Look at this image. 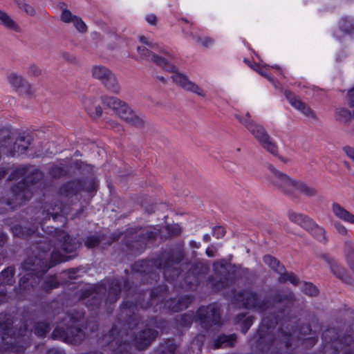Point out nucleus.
Wrapping results in <instances>:
<instances>
[{
    "label": "nucleus",
    "mask_w": 354,
    "mask_h": 354,
    "mask_svg": "<svg viewBox=\"0 0 354 354\" xmlns=\"http://www.w3.org/2000/svg\"><path fill=\"white\" fill-rule=\"evenodd\" d=\"M137 50L140 58L150 59L165 70L171 73V78L173 82L183 89L198 96L205 97L206 95L205 91L199 85L191 81L185 74L180 73L170 60L151 53L144 46H138Z\"/></svg>",
    "instance_id": "1"
},
{
    "label": "nucleus",
    "mask_w": 354,
    "mask_h": 354,
    "mask_svg": "<svg viewBox=\"0 0 354 354\" xmlns=\"http://www.w3.org/2000/svg\"><path fill=\"white\" fill-rule=\"evenodd\" d=\"M268 170L269 183L281 192L289 195L304 194L310 196L314 194L315 190L313 188L300 180L291 178L277 169L274 166L269 165Z\"/></svg>",
    "instance_id": "2"
},
{
    "label": "nucleus",
    "mask_w": 354,
    "mask_h": 354,
    "mask_svg": "<svg viewBox=\"0 0 354 354\" xmlns=\"http://www.w3.org/2000/svg\"><path fill=\"white\" fill-rule=\"evenodd\" d=\"M236 117L259 140L264 149L271 153L275 154L277 153V148L276 145L270 138L265 129L261 126L255 124L250 119V115L248 113L245 115V118H243L238 114L236 115Z\"/></svg>",
    "instance_id": "3"
},
{
    "label": "nucleus",
    "mask_w": 354,
    "mask_h": 354,
    "mask_svg": "<svg viewBox=\"0 0 354 354\" xmlns=\"http://www.w3.org/2000/svg\"><path fill=\"white\" fill-rule=\"evenodd\" d=\"M102 102L113 109L116 114L122 120L133 125H140L142 124V119L133 112L126 103L117 97L105 96L102 98Z\"/></svg>",
    "instance_id": "4"
},
{
    "label": "nucleus",
    "mask_w": 354,
    "mask_h": 354,
    "mask_svg": "<svg viewBox=\"0 0 354 354\" xmlns=\"http://www.w3.org/2000/svg\"><path fill=\"white\" fill-rule=\"evenodd\" d=\"M93 78L101 81L112 92L118 93L120 87L115 75L106 67L95 65L91 68Z\"/></svg>",
    "instance_id": "5"
},
{
    "label": "nucleus",
    "mask_w": 354,
    "mask_h": 354,
    "mask_svg": "<svg viewBox=\"0 0 354 354\" xmlns=\"http://www.w3.org/2000/svg\"><path fill=\"white\" fill-rule=\"evenodd\" d=\"M10 85L17 91L23 93H28L30 88V84L21 75L12 73L7 77Z\"/></svg>",
    "instance_id": "6"
},
{
    "label": "nucleus",
    "mask_w": 354,
    "mask_h": 354,
    "mask_svg": "<svg viewBox=\"0 0 354 354\" xmlns=\"http://www.w3.org/2000/svg\"><path fill=\"white\" fill-rule=\"evenodd\" d=\"M248 64L255 71L266 77L270 81H272L270 77L272 75L281 73L280 68L278 66H268L262 61H260L259 63H254V64L248 62Z\"/></svg>",
    "instance_id": "7"
},
{
    "label": "nucleus",
    "mask_w": 354,
    "mask_h": 354,
    "mask_svg": "<svg viewBox=\"0 0 354 354\" xmlns=\"http://www.w3.org/2000/svg\"><path fill=\"white\" fill-rule=\"evenodd\" d=\"M96 98L91 95L84 97L82 100L84 108L93 116H99L102 112V108L96 104Z\"/></svg>",
    "instance_id": "8"
},
{
    "label": "nucleus",
    "mask_w": 354,
    "mask_h": 354,
    "mask_svg": "<svg viewBox=\"0 0 354 354\" xmlns=\"http://www.w3.org/2000/svg\"><path fill=\"white\" fill-rule=\"evenodd\" d=\"M286 97L288 100L290 104L296 109L299 111L301 113L308 116L313 115V113L310 108L306 104L302 102L295 95H294L292 93H288L286 95Z\"/></svg>",
    "instance_id": "9"
},
{
    "label": "nucleus",
    "mask_w": 354,
    "mask_h": 354,
    "mask_svg": "<svg viewBox=\"0 0 354 354\" xmlns=\"http://www.w3.org/2000/svg\"><path fill=\"white\" fill-rule=\"evenodd\" d=\"M186 36L187 38L192 39L197 44L204 47H210L214 43V41L212 38L206 35H200L194 31L187 32Z\"/></svg>",
    "instance_id": "10"
},
{
    "label": "nucleus",
    "mask_w": 354,
    "mask_h": 354,
    "mask_svg": "<svg viewBox=\"0 0 354 354\" xmlns=\"http://www.w3.org/2000/svg\"><path fill=\"white\" fill-rule=\"evenodd\" d=\"M288 218L290 221L301 225L305 229L308 227L309 225H313V220L311 218L299 213L290 212L288 213Z\"/></svg>",
    "instance_id": "11"
},
{
    "label": "nucleus",
    "mask_w": 354,
    "mask_h": 354,
    "mask_svg": "<svg viewBox=\"0 0 354 354\" xmlns=\"http://www.w3.org/2000/svg\"><path fill=\"white\" fill-rule=\"evenodd\" d=\"M333 214L339 218L354 224V215L348 212L338 204H333L332 207Z\"/></svg>",
    "instance_id": "12"
},
{
    "label": "nucleus",
    "mask_w": 354,
    "mask_h": 354,
    "mask_svg": "<svg viewBox=\"0 0 354 354\" xmlns=\"http://www.w3.org/2000/svg\"><path fill=\"white\" fill-rule=\"evenodd\" d=\"M0 24L5 27L18 30L19 26L18 25L10 18V16L4 11L0 10Z\"/></svg>",
    "instance_id": "13"
},
{
    "label": "nucleus",
    "mask_w": 354,
    "mask_h": 354,
    "mask_svg": "<svg viewBox=\"0 0 354 354\" xmlns=\"http://www.w3.org/2000/svg\"><path fill=\"white\" fill-rule=\"evenodd\" d=\"M307 230L310 231V232L319 241L325 240V231L324 230L318 226L315 222L313 221V225L306 227Z\"/></svg>",
    "instance_id": "14"
},
{
    "label": "nucleus",
    "mask_w": 354,
    "mask_h": 354,
    "mask_svg": "<svg viewBox=\"0 0 354 354\" xmlns=\"http://www.w3.org/2000/svg\"><path fill=\"white\" fill-rule=\"evenodd\" d=\"M263 261L272 269L275 270L277 272H281L283 270V268H281L279 261L271 256H265Z\"/></svg>",
    "instance_id": "15"
},
{
    "label": "nucleus",
    "mask_w": 354,
    "mask_h": 354,
    "mask_svg": "<svg viewBox=\"0 0 354 354\" xmlns=\"http://www.w3.org/2000/svg\"><path fill=\"white\" fill-rule=\"evenodd\" d=\"M301 285H302V287H301L302 290L305 294L310 295V296L315 295L317 294L318 290H317V288L315 286H313L312 283L303 282Z\"/></svg>",
    "instance_id": "16"
},
{
    "label": "nucleus",
    "mask_w": 354,
    "mask_h": 354,
    "mask_svg": "<svg viewBox=\"0 0 354 354\" xmlns=\"http://www.w3.org/2000/svg\"><path fill=\"white\" fill-rule=\"evenodd\" d=\"M77 17L72 15V13L67 9H64L61 15V19L65 23L74 24L75 19H77Z\"/></svg>",
    "instance_id": "17"
},
{
    "label": "nucleus",
    "mask_w": 354,
    "mask_h": 354,
    "mask_svg": "<svg viewBox=\"0 0 354 354\" xmlns=\"http://www.w3.org/2000/svg\"><path fill=\"white\" fill-rule=\"evenodd\" d=\"M73 26L80 32H85L87 30L85 23L78 17L77 19H75Z\"/></svg>",
    "instance_id": "18"
},
{
    "label": "nucleus",
    "mask_w": 354,
    "mask_h": 354,
    "mask_svg": "<svg viewBox=\"0 0 354 354\" xmlns=\"http://www.w3.org/2000/svg\"><path fill=\"white\" fill-rule=\"evenodd\" d=\"M28 75L30 77H38L41 75V71L39 66L31 65L27 70Z\"/></svg>",
    "instance_id": "19"
},
{
    "label": "nucleus",
    "mask_w": 354,
    "mask_h": 354,
    "mask_svg": "<svg viewBox=\"0 0 354 354\" xmlns=\"http://www.w3.org/2000/svg\"><path fill=\"white\" fill-rule=\"evenodd\" d=\"M213 234L217 239L221 238L225 235V230L223 227H216L213 230Z\"/></svg>",
    "instance_id": "20"
},
{
    "label": "nucleus",
    "mask_w": 354,
    "mask_h": 354,
    "mask_svg": "<svg viewBox=\"0 0 354 354\" xmlns=\"http://www.w3.org/2000/svg\"><path fill=\"white\" fill-rule=\"evenodd\" d=\"M344 153L346 154V156L350 158L353 161H354V149L346 146L344 147L343 149Z\"/></svg>",
    "instance_id": "21"
},
{
    "label": "nucleus",
    "mask_w": 354,
    "mask_h": 354,
    "mask_svg": "<svg viewBox=\"0 0 354 354\" xmlns=\"http://www.w3.org/2000/svg\"><path fill=\"white\" fill-rule=\"evenodd\" d=\"M98 243V240L95 237H88L86 241V245L88 248L95 247Z\"/></svg>",
    "instance_id": "22"
},
{
    "label": "nucleus",
    "mask_w": 354,
    "mask_h": 354,
    "mask_svg": "<svg viewBox=\"0 0 354 354\" xmlns=\"http://www.w3.org/2000/svg\"><path fill=\"white\" fill-rule=\"evenodd\" d=\"M147 22L151 25H155L157 22V17L153 14H149L146 16Z\"/></svg>",
    "instance_id": "23"
},
{
    "label": "nucleus",
    "mask_w": 354,
    "mask_h": 354,
    "mask_svg": "<svg viewBox=\"0 0 354 354\" xmlns=\"http://www.w3.org/2000/svg\"><path fill=\"white\" fill-rule=\"evenodd\" d=\"M6 277L7 278H8L7 280H6V282H8L10 281V279L12 278V272L11 270H4L3 272H1L0 274V280H1L3 277Z\"/></svg>",
    "instance_id": "24"
},
{
    "label": "nucleus",
    "mask_w": 354,
    "mask_h": 354,
    "mask_svg": "<svg viewBox=\"0 0 354 354\" xmlns=\"http://www.w3.org/2000/svg\"><path fill=\"white\" fill-rule=\"evenodd\" d=\"M285 280L289 281L293 284H297L299 282L297 277L293 274H288L284 278Z\"/></svg>",
    "instance_id": "25"
},
{
    "label": "nucleus",
    "mask_w": 354,
    "mask_h": 354,
    "mask_svg": "<svg viewBox=\"0 0 354 354\" xmlns=\"http://www.w3.org/2000/svg\"><path fill=\"white\" fill-rule=\"evenodd\" d=\"M335 228L339 234H346L347 232V230L344 226L339 223H335Z\"/></svg>",
    "instance_id": "26"
},
{
    "label": "nucleus",
    "mask_w": 354,
    "mask_h": 354,
    "mask_svg": "<svg viewBox=\"0 0 354 354\" xmlns=\"http://www.w3.org/2000/svg\"><path fill=\"white\" fill-rule=\"evenodd\" d=\"M139 40L142 44H146L149 46H151L152 44V43L147 37L144 36H140L139 37Z\"/></svg>",
    "instance_id": "27"
},
{
    "label": "nucleus",
    "mask_w": 354,
    "mask_h": 354,
    "mask_svg": "<svg viewBox=\"0 0 354 354\" xmlns=\"http://www.w3.org/2000/svg\"><path fill=\"white\" fill-rule=\"evenodd\" d=\"M206 254L208 257H214V248L213 247H208L206 250Z\"/></svg>",
    "instance_id": "28"
},
{
    "label": "nucleus",
    "mask_w": 354,
    "mask_h": 354,
    "mask_svg": "<svg viewBox=\"0 0 354 354\" xmlns=\"http://www.w3.org/2000/svg\"><path fill=\"white\" fill-rule=\"evenodd\" d=\"M62 238H63V241H64V242H68V241L70 239L69 236L67 234H66L65 232L62 233Z\"/></svg>",
    "instance_id": "29"
},
{
    "label": "nucleus",
    "mask_w": 354,
    "mask_h": 354,
    "mask_svg": "<svg viewBox=\"0 0 354 354\" xmlns=\"http://www.w3.org/2000/svg\"><path fill=\"white\" fill-rule=\"evenodd\" d=\"M209 307L200 308L198 310V314L200 315H202L204 312H206L207 310V309H209Z\"/></svg>",
    "instance_id": "30"
},
{
    "label": "nucleus",
    "mask_w": 354,
    "mask_h": 354,
    "mask_svg": "<svg viewBox=\"0 0 354 354\" xmlns=\"http://www.w3.org/2000/svg\"><path fill=\"white\" fill-rule=\"evenodd\" d=\"M4 242V236L3 234L0 233V245Z\"/></svg>",
    "instance_id": "31"
},
{
    "label": "nucleus",
    "mask_w": 354,
    "mask_h": 354,
    "mask_svg": "<svg viewBox=\"0 0 354 354\" xmlns=\"http://www.w3.org/2000/svg\"><path fill=\"white\" fill-rule=\"evenodd\" d=\"M354 257V252H351L349 254H348V259H351Z\"/></svg>",
    "instance_id": "32"
},
{
    "label": "nucleus",
    "mask_w": 354,
    "mask_h": 354,
    "mask_svg": "<svg viewBox=\"0 0 354 354\" xmlns=\"http://www.w3.org/2000/svg\"><path fill=\"white\" fill-rule=\"evenodd\" d=\"M28 9L26 10V12L32 13L33 11V9L30 6H28Z\"/></svg>",
    "instance_id": "33"
},
{
    "label": "nucleus",
    "mask_w": 354,
    "mask_h": 354,
    "mask_svg": "<svg viewBox=\"0 0 354 354\" xmlns=\"http://www.w3.org/2000/svg\"><path fill=\"white\" fill-rule=\"evenodd\" d=\"M68 259V257H62L61 259H59V261H66Z\"/></svg>",
    "instance_id": "34"
},
{
    "label": "nucleus",
    "mask_w": 354,
    "mask_h": 354,
    "mask_svg": "<svg viewBox=\"0 0 354 354\" xmlns=\"http://www.w3.org/2000/svg\"><path fill=\"white\" fill-rule=\"evenodd\" d=\"M209 235H207H207H205V236H204V239H205V241H207L209 240Z\"/></svg>",
    "instance_id": "35"
},
{
    "label": "nucleus",
    "mask_w": 354,
    "mask_h": 354,
    "mask_svg": "<svg viewBox=\"0 0 354 354\" xmlns=\"http://www.w3.org/2000/svg\"><path fill=\"white\" fill-rule=\"evenodd\" d=\"M283 162H287L288 161V159H283L282 160Z\"/></svg>",
    "instance_id": "36"
},
{
    "label": "nucleus",
    "mask_w": 354,
    "mask_h": 354,
    "mask_svg": "<svg viewBox=\"0 0 354 354\" xmlns=\"http://www.w3.org/2000/svg\"><path fill=\"white\" fill-rule=\"evenodd\" d=\"M64 243H66L67 242H64ZM64 246H66V244H64Z\"/></svg>",
    "instance_id": "37"
}]
</instances>
